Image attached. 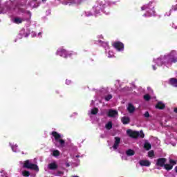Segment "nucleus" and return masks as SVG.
<instances>
[{"mask_svg":"<svg viewBox=\"0 0 177 177\" xmlns=\"http://www.w3.org/2000/svg\"><path fill=\"white\" fill-rule=\"evenodd\" d=\"M148 157L153 158L154 157V151L151 150L148 152Z\"/></svg>","mask_w":177,"mask_h":177,"instance_id":"obj_30","label":"nucleus"},{"mask_svg":"<svg viewBox=\"0 0 177 177\" xmlns=\"http://www.w3.org/2000/svg\"><path fill=\"white\" fill-rule=\"evenodd\" d=\"M10 146L11 147V149L14 153H17V151H19L17 145H12V143H10Z\"/></svg>","mask_w":177,"mask_h":177,"instance_id":"obj_20","label":"nucleus"},{"mask_svg":"<svg viewBox=\"0 0 177 177\" xmlns=\"http://www.w3.org/2000/svg\"><path fill=\"white\" fill-rule=\"evenodd\" d=\"M174 113H177V107L174 109Z\"/></svg>","mask_w":177,"mask_h":177,"instance_id":"obj_48","label":"nucleus"},{"mask_svg":"<svg viewBox=\"0 0 177 177\" xmlns=\"http://www.w3.org/2000/svg\"><path fill=\"white\" fill-rule=\"evenodd\" d=\"M153 63L157 66H165L171 67L174 63H177V52L175 50L170 51L167 55H162L156 59H153Z\"/></svg>","mask_w":177,"mask_h":177,"instance_id":"obj_1","label":"nucleus"},{"mask_svg":"<svg viewBox=\"0 0 177 177\" xmlns=\"http://www.w3.org/2000/svg\"><path fill=\"white\" fill-rule=\"evenodd\" d=\"M148 91H150L151 93H153V90L150 87L147 88Z\"/></svg>","mask_w":177,"mask_h":177,"instance_id":"obj_42","label":"nucleus"},{"mask_svg":"<svg viewBox=\"0 0 177 177\" xmlns=\"http://www.w3.org/2000/svg\"><path fill=\"white\" fill-rule=\"evenodd\" d=\"M28 5V6H30V8L34 9V8H38L39 6V3H38V1H32L31 0H29Z\"/></svg>","mask_w":177,"mask_h":177,"instance_id":"obj_15","label":"nucleus"},{"mask_svg":"<svg viewBox=\"0 0 177 177\" xmlns=\"http://www.w3.org/2000/svg\"><path fill=\"white\" fill-rule=\"evenodd\" d=\"M169 84L170 85H172V86H177V80L175 78H171L169 80Z\"/></svg>","mask_w":177,"mask_h":177,"instance_id":"obj_22","label":"nucleus"},{"mask_svg":"<svg viewBox=\"0 0 177 177\" xmlns=\"http://www.w3.org/2000/svg\"><path fill=\"white\" fill-rule=\"evenodd\" d=\"M114 57V53H113V51H109L108 53V57Z\"/></svg>","mask_w":177,"mask_h":177,"instance_id":"obj_34","label":"nucleus"},{"mask_svg":"<svg viewBox=\"0 0 177 177\" xmlns=\"http://www.w3.org/2000/svg\"><path fill=\"white\" fill-rule=\"evenodd\" d=\"M105 128L107 129H111L113 128V122H109L108 123L106 124Z\"/></svg>","mask_w":177,"mask_h":177,"instance_id":"obj_27","label":"nucleus"},{"mask_svg":"<svg viewBox=\"0 0 177 177\" xmlns=\"http://www.w3.org/2000/svg\"><path fill=\"white\" fill-rule=\"evenodd\" d=\"M127 135L130 136V138H133L134 139H136V138H145V133H143V131H133L131 129H129L127 131Z\"/></svg>","mask_w":177,"mask_h":177,"instance_id":"obj_7","label":"nucleus"},{"mask_svg":"<svg viewBox=\"0 0 177 177\" xmlns=\"http://www.w3.org/2000/svg\"><path fill=\"white\" fill-rule=\"evenodd\" d=\"M144 99L145 100H147V101L150 100V95L149 94H146L145 95H144Z\"/></svg>","mask_w":177,"mask_h":177,"instance_id":"obj_35","label":"nucleus"},{"mask_svg":"<svg viewBox=\"0 0 177 177\" xmlns=\"http://www.w3.org/2000/svg\"><path fill=\"white\" fill-rule=\"evenodd\" d=\"M105 45H106V50H107V49H109V44L107 43H106Z\"/></svg>","mask_w":177,"mask_h":177,"instance_id":"obj_43","label":"nucleus"},{"mask_svg":"<svg viewBox=\"0 0 177 177\" xmlns=\"http://www.w3.org/2000/svg\"><path fill=\"white\" fill-rule=\"evenodd\" d=\"M144 117H145V118H149V117H150V113H149V112H145L144 114Z\"/></svg>","mask_w":177,"mask_h":177,"instance_id":"obj_36","label":"nucleus"},{"mask_svg":"<svg viewBox=\"0 0 177 177\" xmlns=\"http://www.w3.org/2000/svg\"><path fill=\"white\" fill-rule=\"evenodd\" d=\"M156 109H159L160 110H162V109L165 108V104L162 103V102H158V104L156 106Z\"/></svg>","mask_w":177,"mask_h":177,"instance_id":"obj_19","label":"nucleus"},{"mask_svg":"<svg viewBox=\"0 0 177 177\" xmlns=\"http://www.w3.org/2000/svg\"><path fill=\"white\" fill-rule=\"evenodd\" d=\"M127 110L129 113H133V111H135V106H133L132 104H129L127 106Z\"/></svg>","mask_w":177,"mask_h":177,"instance_id":"obj_23","label":"nucleus"},{"mask_svg":"<svg viewBox=\"0 0 177 177\" xmlns=\"http://www.w3.org/2000/svg\"><path fill=\"white\" fill-rule=\"evenodd\" d=\"M31 37H32V38H34V37H37V33L35 32H32Z\"/></svg>","mask_w":177,"mask_h":177,"instance_id":"obj_39","label":"nucleus"},{"mask_svg":"<svg viewBox=\"0 0 177 177\" xmlns=\"http://www.w3.org/2000/svg\"><path fill=\"white\" fill-rule=\"evenodd\" d=\"M169 142L173 146H175V145H176V139H175V138L174 137H171L170 138Z\"/></svg>","mask_w":177,"mask_h":177,"instance_id":"obj_29","label":"nucleus"},{"mask_svg":"<svg viewBox=\"0 0 177 177\" xmlns=\"http://www.w3.org/2000/svg\"><path fill=\"white\" fill-rule=\"evenodd\" d=\"M11 21L12 23H15V24H21V23L24 21V19L20 18V17H15V18H12L11 19Z\"/></svg>","mask_w":177,"mask_h":177,"instance_id":"obj_16","label":"nucleus"},{"mask_svg":"<svg viewBox=\"0 0 177 177\" xmlns=\"http://www.w3.org/2000/svg\"><path fill=\"white\" fill-rule=\"evenodd\" d=\"M144 147L146 149V150H150L151 149V145H150L149 142H145Z\"/></svg>","mask_w":177,"mask_h":177,"instance_id":"obj_28","label":"nucleus"},{"mask_svg":"<svg viewBox=\"0 0 177 177\" xmlns=\"http://www.w3.org/2000/svg\"><path fill=\"white\" fill-rule=\"evenodd\" d=\"M114 48L118 50V52H122V50H124V44L120 41L115 42L113 44Z\"/></svg>","mask_w":177,"mask_h":177,"instance_id":"obj_10","label":"nucleus"},{"mask_svg":"<svg viewBox=\"0 0 177 177\" xmlns=\"http://www.w3.org/2000/svg\"><path fill=\"white\" fill-rule=\"evenodd\" d=\"M108 116L111 117L112 118H116L118 117V111L115 110H109L108 111Z\"/></svg>","mask_w":177,"mask_h":177,"instance_id":"obj_12","label":"nucleus"},{"mask_svg":"<svg viewBox=\"0 0 177 177\" xmlns=\"http://www.w3.org/2000/svg\"><path fill=\"white\" fill-rule=\"evenodd\" d=\"M112 98H113V95H111V94H109V95H108L107 96L105 97V100L106 102H109V100H110Z\"/></svg>","mask_w":177,"mask_h":177,"instance_id":"obj_32","label":"nucleus"},{"mask_svg":"<svg viewBox=\"0 0 177 177\" xmlns=\"http://www.w3.org/2000/svg\"><path fill=\"white\" fill-rule=\"evenodd\" d=\"M174 10H177V4L173 6L171 9L168 12H166L165 16H171V12H174Z\"/></svg>","mask_w":177,"mask_h":177,"instance_id":"obj_21","label":"nucleus"},{"mask_svg":"<svg viewBox=\"0 0 177 177\" xmlns=\"http://www.w3.org/2000/svg\"><path fill=\"white\" fill-rule=\"evenodd\" d=\"M42 2H46V0H41Z\"/></svg>","mask_w":177,"mask_h":177,"instance_id":"obj_50","label":"nucleus"},{"mask_svg":"<svg viewBox=\"0 0 177 177\" xmlns=\"http://www.w3.org/2000/svg\"><path fill=\"white\" fill-rule=\"evenodd\" d=\"M22 175H23V176L28 177V176H30V171H22Z\"/></svg>","mask_w":177,"mask_h":177,"instance_id":"obj_31","label":"nucleus"},{"mask_svg":"<svg viewBox=\"0 0 177 177\" xmlns=\"http://www.w3.org/2000/svg\"><path fill=\"white\" fill-rule=\"evenodd\" d=\"M36 37H37V38H42V32H39Z\"/></svg>","mask_w":177,"mask_h":177,"instance_id":"obj_37","label":"nucleus"},{"mask_svg":"<svg viewBox=\"0 0 177 177\" xmlns=\"http://www.w3.org/2000/svg\"><path fill=\"white\" fill-rule=\"evenodd\" d=\"M172 27L173 28H176V29L177 28V26L174 24H173Z\"/></svg>","mask_w":177,"mask_h":177,"instance_id":"obj_44","label":"nucleus"},{"mask_svg":"<svg viewBox=\"0 0 177 177\" xmlns=\"http://www.w3.org/2000/svg\"><path fill=\"white\" fill-rule=\"evenodd\" d=\"M93 10L94 12V15H99V13H100V12H103V10L105 15H110V7L106 1L99 0L96 1L95 4L93 7Z\"/></svg>","mask_w":177,"mask_h":177,"instance_id":"obj_2","label":"nucleus"},{"mask_svg":"<svg viewBox=\"0 0 177 177\" xmlns=\"http://www.w3.org/2000/svg\"><path fill=\"white\" fill-rule=\"evenodd\" d=\"M66 85H70V84H71V80H67L66 81Z\"/></svg>","mask_w":177,"mask_h":177,"instance_id":"obj_40","label":"nucleus"},{"mask_svg":"<svg viewBox=\"0 0 177 177\" xmlns=\"http://www.w3.org/2000/svg\"><path fill=\"white\" fill-rule=\"evenodd\" d=\"M174 171H175V172H176V174H177V166L175 167Z\"/></svg>","mask_w":177,"mask_h":177,"instance_id":"obj_46","label":"nucleus"},{"mask_svg":"<svg viewBox=\"0 0 177 177\" xmlns=\"http://www.w3.org/2000/svg\"><path fill=\"white\" fill-rule=\"evenodd\" d=\"M97 111H99V109L97 108H94L88 111V115L91 117V115H95V114H97Z\"/></svg>","mask_w":177,"mask_h":177,"instance_id":"obj_18","label":"nucleus"},{"mask_svg":"<svg viewBox=\"0 0 177 177\" xmlns=\"http://www.w3.org/2000/svg\"><path fill=\"white\" fill-rule=\"evenodd\" d=\"M48 168H49V169H56V168H57V164H56L55 162L50 163L48 165Z\"/></svg>","mask_w":177,"mask_h":177,"instance_id":"obj_25","label":"nucleus"},{"mask_svg":"<svg viewBox=\"0 0 177 177\" xmlns=\"http://www.w3.org/2000/svg\"><path fill=\"white\" fill-rule=\"evenodd\" d=\"M24 168H27L28 169H33L34 171H39L38 166L35 164H32L30 160H26L24 162Z\"/></svg>","mask_w":177,"mask_h":177,"instance_id":"obj_8","label":"nucleus"},{"mask_svg":"<svg viewBox=\"0 0 177 177\" xmlns=\"http://www.w3.org/2000/svg\"><path fill=\"white\" fill-rule=\"evenodd\" d=\"M127 156H133L135 154V151L132 149H129L126 151Z\"/></svg>","mask_w":177,"mask_h":177,"instance_id":"obj_26","label":"nucleus"},{"mask_svg":"<svg viewBox=\"0 0 177 177\" xmlns=\"http://www.w3.org/2000/svg\"><path fill=\"white\" fill-rule=\"evenodd\" d=\"M28 1V0H14V1L12 2V5L17 3V6L11 8L10 11L15 12V13L23 12V8L21 6H24V5H26Z\"/></svg>","mask_w":177,"mask_h":177,"instance_id":"obj_4","label":"nucleus"},{"mask_svg":"<svg viewBox=\"0 0 177 177\" xmlns=\"http://www.w3.org/2000/svg\"><path fill=\"white\" fill-rule=\"evenodd\" d=\"M153 3L149 2L148 4H145L141 7V10H146L147 13L143 15L144 17H151V16H154L156 11H154V8L151 6Z\"/></svg>","mask_w":177,"mask_h":177,"instance_id":"obj_6","label":"nucleus"},{"mask_svg":"<svg viewBox=\"0 0 177 177\" xmlns=\"http://www.w3.org/2000/svg\"><path fill=\"white\" fill-rule=\"evenodd\" d=\"M100 38H103V36L102 35H100Z\"/></svg>","mask_w":177,"mask_h":177,"instance_id":"obj_51","label":"nucleus"},{"mask_svg":"<svg viewBox=\"0 0 177 177\" xmlns=\"http://www.w3.org/2000/svg\"><path fill=\"white\" fill-rule=\"evenodd\" d=\"M165 158H159L158 160L157 164L159 167H165V169H166L167 171H171V169L174 168V165H176V161L174 160H170V164L165 165Z\"/></svg>","mask_w":177,"mask_h":177,"instance_id":"obj_5","label":"nucleus"},{"mask_svg":"<svg viewBox=\"0 0 177 177\" xmlns=\"http://www.w3.org/2000/svg\"><path fill=\"white\" fill-rule=\"evenodd\" d=\"M139 164L141 167H150L151 165V162L147 160H141L139 161Z\"/></svg>","mask_w":177,"mask_h":177,"instance_id":"obj_14","label":"nucleus"},{"mask_svg":"<svg viewBox=\"0 0 177 177\" xmlns=\"http://www.w3.org/2000/svg\"><path fill=\"white\" fill-rule=\"evenodd\" d=\"M51 151L53 157H59L60 156V151L57 149H53Z\"/></svg>","mask_w":177,"mask_h":177,"instance_id":"obj_24","label":"nucleus"},{"mask_svg":"<svg viewBox=\"0 0 177 177\" xmlns=\"http://www.w3.org/2000/svg\"><path fill=\"white\" fill-rule=\"evenodd\" d=\"M152 68H153V70H154V71L157 70V67H156L155 65H153V66H152Z\"/></svg>","mask_w":177,"mask_h":177,"instance_id":"obj_41","label":"nucleus"},{"mask_svg":"<svg viewBox=\"0 0 177 177\" xmlns=\"http://www.w3.org/2000/svg\"><path fill=\"white\" fill-rule=\"evenodd\" d=\"M85 15L87 17H89V16H93V13H92V12H90V11H87L85 12Z\"/></svg>","mask_w":177,"mask_h":177,"instance_id":"obj_33","label":"nucleus"},{"mask_svg":"<svg viewBox=\"0 0 177 177\" xmlns=\"http://www.w3.org/2000/svg\"><path fill=\"white\" fill-rule=\"evenodd\" d=\"M1 13H6V11L3 10Z\"/></svg>","mask_w":177,"mask_h":177,"instance_id":"obj_49","label":"nucleus"},{"mask_svg":"<svg viewBox=\"0 0 177 177\" xmlns=\"http://www.w3.org/2000/svg\"><path fill=\"white\" fill-rule=\"evenodd\" d=\"M73 53L72 52H67L64 48H59L56 52V55L61 56V57H68L71 56Z\"/></svg>","mask_w":177,"mask_h":177,"instance_id":"obj_9","label":"nucleus"},{"mask_svg":"<svg viewBox=\"0 0 177 177\" xmlns=\"http://www.w3.org/2000/svg\"><path fill=\"white\" fill-rule=\"evenodd\" d=\"M93 104H95V102L91 101V106H93Z\"/></svg>","mask_w":177,"mask_h":177,"instance_id":"obj_45","label":"nucleus"},{"mask_svg":"<svg viewBox=\"0 0 177 177\" xmlns=\"http://www.w3.org/2000/svg\"><path fill=\"white\" fill-rule=\"evenodd\" d=\"M76 157H80L79 156H76Z\"/></svg>","mask_w":177,"mask_h":177,"instance_id":"obj_52","label":"nucleus"},{"mask_svg":"<svg viewBox=\"0 0 177 177\" xmlns=\"http://www.w3.org/2000/svg\"><path fill=\"white\" fill-rule=\"evenodd\" d=\"M121 121L122 124L127 125V124H129V121H131V119L129 118V117L124 116L122 118Z\"/></svg>","mask_w":177,"mask_h":177,"instance_id":"obj_17","label":"nucleus"},{"mask_svg":"<svg viewBox=\"0 0 177 177\" xmlns=\"http://www.w3.org/2000/svg\"><path fill=\"white\" fill-rule=\"evenodd\" d=\"M120 143H121V138H120L119 137H115L114 145L113 146V150H117L118 149Z\"/></svg>","mask_w":177,"mask_h":177,"instance_id":"obj_13","label":"nucleus"},{"mask_svg":"<svg viewBox=\"0 0 177 177\" xmlns=\"http://www.w3.org/2000/svg\"><path fill=\"white\" fill-rule=\"evenodd\" d=\"M61 3H62V5L71 6L72 5H75V3H78V1L75 0H61Z\"/></svg>","mask_w":177,"mask_h":177,"instance_id":"obj_11","label":"nucleus"},{"mask_svg":"<svg viewBox=\"0 0 177 177\" xmlns=\"http://www.w3.org/2000/svg\"><path fill=\"white\" fill-rule=\"evenodd\" d=\"M53 142L56 147H64L65 145L64 140H63V136L60 133L53 131L52 132Z\"/></svg>","mask_w":177,"mask_h":177,"instance_id":"obj_3","label":"nucleus"},{"mask_svg":"<svg viewBox=\"0 0 177 177\" xmlns=\"http://www.w3.org/2000/svg\"><path fill=\"white\" fill-rule=\"evenodd\" d=\"M26 15H28V17L29 19H31V12H30L27 11Z\"/></svg>","mask_w":177,"mask_h":177,"instance_id":"obj_38","label":"nucleus"},{"mask_svg":"<svg viewBox=\"0 0 177 177\" xmlns=\"http://www.w3.org/2000/svg\"><path fill=\"white\" fill-rule=\"evenodd\" d=\"M22 37H28V35H22Z\"/></svg>","mask_w":177,"mask_h":177,"instance_id":"obj_47","label":"nucleus"}]
</instances>
